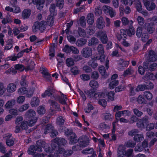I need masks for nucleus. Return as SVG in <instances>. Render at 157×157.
<instances>
[{"mask_svg":"<svg viewBox=\"0 0 157 157\" xmlns=\"http://www.w3.org/2000/svg\"><path fill=\"white\" fill-rule=\"evenodd\" d=\"M64 121V120L61 117H58L57 119V123L59 125L63 124Z\"/></svg>","mask_w":157,"mask_h":157,"instance_id":"62","label":"nucleus"},{"mask_svg":"<svg viewBox=\"0 0 157 157\" xmlns=\"http://www.w3.org/2000/svg\"><path fill=\"white\" fill-rule=\"evenodd\" d=\"M102 10L106 14H109L112 17L116 15V13L113 9L109 6H104L102 7Z\"/></svg>","mask_w":157,"mask_h":157,"instance_id":"6","label":"nucleus"},{"mask_svg":"<svg viewBox=\"0 0 157 157\" xmlns=\"http://www.w3.org/2000/svg\"><path fill=\"white\" fill-rule=\"evenodd\" d=\"M35 90V88L32 87L30 88L28 90H27L26 93L25 94L28 97H30L33 94Z\"/></svg>","mask_w":157,"mask_h":157,"instance_id":"32","label":"nucleus"},{"mask_svg":"<svg viewBox=\"0 0 157 157\" xmlns=\"http://www.w3.org/2000/svg\"><path fill=\"white\" fill-rule=\"evenodd\" d=\"M147 89L146 85H139L137 87L136 90L137 91H142Z\"/></svg>","mask_w":157,"mask_h":157,"instance_id":"52","label":"nucleus"},{"mask_svg":"<svg viewBox=\"0 0 157 157\" xmlns=\"http://www.w3.org/2000/svg\"><path fill=\"white\" fill-rule=\"evenodd\" d=\"M100 37V39L103 43H106L107 41V37L105 32H100L97 35Z\"/></svg>","mask_w":157,"mask_h":157,"instance_id":"11","label":"nucleus"},{"mask_svg":"<svg viewBox=\"0 0 157 157\" xmlns=\"http://www.w3.org/2000/svg\"><path fill=\"white\" fill-rule=\"evenodd\" d=\"M144 96L147 100H151L153 97L152 94L151 93L146 91L144 93Z\"/></svg>","mask_w":157,"mask_h":157,"instance_id":"39","label":"nucleus"},{"mask_svg":"<svg viewBox=\"0 0 157 157\" xmlns=\"http://www.w3.org/2000/svg\"><path fill=\"white\" fill-rule=\"evenodd\" d=\"M66 63L68 66L70 67L74 65V62L72 59L71 58H69L67 59Z\"/></svg>","mask_w":157,"mask_h":157,"instance_id":"45","label":"nucleus"},{"mask_svg":"<svg viewBox=\"0 0 157 157\" xmlns=\"http://www.w3.org/2000/svg\"><path fill=\"white\" fill-rule=\"evenodd\" d=\"M134 72V71L131 68H129L125 71L123 75L124 76H126L128 75L132 74Z\"/></svg>","mask_w":157,"mask_h":157,"instance_id":"34","label":"nucleus"},{"mask_svg":"<svg viewBox=\"0 0 157 157\" xmlns=\"http://www.w3.org/2000/svg\"><path fill=\"white\" fill-rule=\"evenodd\" d=\"M50 15L52 16H54L56 15V12L55 10V6L54 5H51L50 8Z\"/></svg>","mask_w":157,"mask_h":157,"instance_id":"42","label":"nucleus"},{"mask_svg":"<svg viewBox=\"0 0 157 157\" xmlns=\"http://www.w3.org/2000/svg\"><path fill=\"white\" fill-rule=\"evenodd\" d=\"M94 16L93 14L90 13L87 17V21L88 24L92 25L94 22Z\"/></svg>","mask_w":157,"mask_h":157,"instance_id":"27","label":"nucleus"},{"mask_svg":"<svg viewBox=\"0 0 157 157\" xmlns=\"http://www.w3.org/2000/svg\"><path fill=\"white\" fill-rule=\"evenodd\" d=\"M156 66L157 64L155 63H150L149 64L148 69L150 71H153L156 69Z\"/></svg>","mask_w":157,"mask_h":157,"instance_id":"59","label":"nucleus"},{"mask_svg":"<svg viewBox=\"0 0 157 157\" xmlns=\"http://www.w3.org/2000/svg\"><path fill=\"white\" fill-rule=\"evenodd\" d=\"M15 103V101L14 100L8 101L6 104L5 107L6 108H10L12 106L14 105Z\"/></svg>","mask_w":157,"mask_h":157,"instance_id":"47","label":"nucleus"},{"mask_svg":"<svg viewBox=\"0 0 157 157\" xmlns=\"http://www.w3.org/2000/svg\"><path fill=\"white\" fill-rule=\"evenodd\" d=\"M81 78L84 81H87L90 79V76L87 74H83L80 76Z\"/></svg>","mask_w":157,"mask_h":157,"instance_id":"50","label":"nucleus"},{"mask_svg":"<svg viewBox=\"0 0 157 157\" xmlns=\"http://www.w3.org/2000/svg\"><path fill=\"white\" fill-rule=\"evenodd\" d=\"M72 47H69L68 45H65L64 48L63 49V51L67 53H68L70 52L71 51Z\"/></svg>","mask_w":157,"mask_h":157,"instance_id":"55","label":"nucleus"},{"mask_svg":"<svg viewBox=\"0 0 157 157\" xmlns=\"http://www.w3.org/2000/svg\"><path fill=\"white\" fill-rule=\"evenodd\" d=\"M59 153L60 154L59 155V156H60L62 155V154H65L68 155H70L72 153V151H66L62 148H60L59 149Z\"/></svg>","mask_w":157,"mask_h":157,"instance_id":"22","label":"nucleus"},{"mask_svg":"<svg viewBox=\"0 0 157 157\" xmlns=\"http://www.w3.org/2000/svg\"><path fill=\"white\" fill-rule=\"evenodd\" d=\"M66 140L63 139H59L56 138L52 141V143H55V144H56L57 145H59V144L63 145L66 144Z\"/></svg>","mask_w":157,"mask_h":157,"instance_id":"20","label":"nucleus"},{"mask_svg":"<svg viewBox=\"0 0 157 157\" xmlns=\"http://www.w3.org/2000/svg\"><path fill=\"white\" fill-rule=\"evenodd\" d=\"M46 23L47 25H48L50 26H52L54 22V19L53 16L51 15H49L46 19Z\"/></svg>","mask_w":157,"mask_h":157,"instance_id":"19","label":"nucleus"},{"mask_svg":"<svg viewBox=\"0 0 157 157\" xmlns=\"http://www.w3.org/2000/svg\"><path fill=\"white\" fill-rule=\"evenodd\" d=\"M137 20L138 24L140 25H142L144 23V19L140 16L137 17Z\"/></svg>","mask_w":157,"mask_h":157,"instance_id":"44","label":"nucleus"},{"mask_svg":"<svg viewBox=\"0 0 157 157\" xmlns=\"http://www.w3.org/2000/svg\"><path fill=\"white\" fill-rule=\"evenodd\" d=\"M15 68L16 70H18L20 71H23L25 69L24 67L21 64H17L15 65Z\"/></svg>","mask_w":157,"mask_h":157,"instance_id":"61","label":"nucleus"},{"mask_svg":"<svg viewBox=\"0 0 157 157\" xmlns=\"http://www.w3.org/2000/svg\"><path fill=\"white\" fill-rule=\"evenodd\" d=\"M47 26V25L45 21H42L40 22L36 21L33 24L32 30L34 32H36L39 30L42 32L45 29Z\"/></svg>","mask_w":157,"mask_h":157,"instance_id":"1","label":"nucleus"},{"mask_svg":"<svg viewBox=\"0 0 157 157\" xmlns=\"http://www.w3.org/2000/svg\"><path fill=\"white\" fill-rule=\"evenodd\" d=\"M86 40L83 39H81L78 40L76 42L77 45L78 46H81L85 44Z\"/></svg>","mask_w":157,"mask_h":157,"instance_id":"33","label":"nucleus"},{"mask_svg":"<svg viewBox=\"0 0 157 157\" xmlns=\"http://www.w3.org/2000/svg\"><path fill=\"white\" fill-rule=\"evenodd\" d=\"M37 112L39 114L42 115L45 113V110L44 107L40 106L38 108Z\"/></svg>","mask_w":157,"mask_h":157,"instance_id":"63","label":"nucleus"},{"mask_svg":"<svg viewBox=\"0 0 157 157\" xmlns=\"http://www.w3.org/2000/svg\"><path fill=\"white\" fill-rule=\"evenodd\" d=\"M27 90L25 87H22L18 89V93L20 94H25L26 93Z\"/></svg>","mask_w":157,"mask_h":157,"instance_id":"57","label":"nucleus"},{"mask_svg":"<svg viewBox=\"0 0 157 157\" xmlns=\"http://www.w3.org/2000/svg\"><path fill=\"white\" fill-rule=\"evenodd\" d=\"M149 58L150 61L152 62L155 61L157 60V56L155 54V52L151 51L149 53Z\"/></svg>","mask_w":157,"mask_h":157,"instance_id":"18","label":"nucleus"},{"mask_svg":"<svg viewBox=\"0 0 157 157\" xmlns=\"http://www.w3.org/2000/svg\"><path fill=\"white\" fill-rule=\"evenodd\" d=\"M89 140L87 139L86 140L80 141V147H84L88 145Z\"/></svg>","mask_w":157,"mask_h":157,"instance_id":"48","label":"nucleus"},{"mask_svg":"<svg viewBox=\"0 0 157 157\" xmlns=\"http://www.w3.org/2000/svg\"><path fill=\"white\" fill-rule=\"evenodd\" d=\"M93 109V106L90 104H88V107L87 108H86L85 109V111L86 113H89L91 110Z\"/></svg>","mask_w":157,"mask_h":157,"instance_id":"56","label":"nucleus"},{"mask_svg":"<svg viewBox=\"0 0 157 157\" xmlns=\"http://www.w3.org/2000/svg\"><path fill=\"white\" fill-rule=\"evenodd\" d=\"M29 105L25 104L21 106L19 109V111L20 112H23L29 108Z\"/></svg>","mask_w":157,"mask_h":157,"instance_id":"49","label":"nucleus"},{"mask_svg":"<svg viewBox=\"0 0 157 157\" xmlns=\"http://www.w3.org/2000/svg\"><path fill=\"white\" fill-rule=\"evenodd\" d=\"M25 99V98L24 96H21L18 97L17 98V102L19 104L22 103Z\"/></svg>","mask_w":157,"mask_h":157,"instance_id":"46","label":"nucleus"},{"mask_svg":"<svg viewBox=\"0 0 157 157\" xmlns=\"http://www.w3.org/2000/svg\"><path fill=\"white\" fill-rule=\"evenodd\" d=\"M94 150L93 148L86 149L82 151V152L84 154H90L93 153Z\"/></svg>","mask_w":157,"mask_h":157,"instance_id":"53","label":"nucleus"},{"mask_svg":"<svg viewBox=\"0 0 157 157\" xmlns=\"http://www.w3.org/2000/svg\"><path fill=\"white\" fill-rule=\"evenodd\" d=\"M125 155L126 152L125 147L123 146H120L117 151V156L118 157H123Z\"/></svg>","mask_w":157,"mask_h":157,"instance_id":"12","label":"nucleus"},{"mask_svg":"<svg viewBox=\"0 0 157 157\" xmlns=\"http://www.w3.org/2000/svg\"><path fill=\"white\" fill-rule=\"evenodd\" d=\"M98 52L99 53L97 56H94L93 59L94 60L100 59L101 62H104L105 61V56L103 55L104 51L103 49V46L102 44H99L98 48Z\"/></svg>","mask_w":157,"mask_h":157,"instance_id":"4","label":"nucleus"},{"mask_svg":"<svg viewBox=\"0 0 157 157\" xmlns=\"http://www.w3.org/2000/svg\"><path fill=\"white\" fill-rule=\"evenodd\" d=\"M41 72L44 77L46 78H51V76L49 75L47 69L44 68H42L41 70Z\"/></svg>","mask_w":157,"mask_h":157,"instance_id":"25","label":"nucleus"},{"mask_svg":"<svg viewBox=\"0 0 157 157\" xmlns=\"http://www.w3.org/2000/svg\"><path fill=\"white\" fill-rule=\"evenodd\" d=\"M7 44L5 47V50H8L11 49L13 47V41L12 39H10L8 40L7 42Z\"/></svg>","mask_w":157,"mask_h":157,"instance_id":"31","label":"nucleus"},{"mask_svg":"<svg viewBox=\"0 0 157 157\" xmlns=\"http://www.w3.org/2000/svg\"><path fill=\"white\" fill-rule=\"evenodd\" d=\"M71 135V136L70 138V143L71 144H73L76 143L77 140L76 139L75 135L74 133H72Z\"/></svg>","mask_w":157,"mask_h":157,"instance_id":"29","label":"nucleus"},{"mask_svg":"<svg viewBox=\"0 0 157 157\" xmlns=\"http://www.w3.org/2000/svg\"><path fill=\"white\" fill-rule=\"evenodd\" d=\"M134 114L138 117H140L143 114V113L141 111H139L138 109H135L133 110Z\"/></svg>","mask_w":157,"mask_h":157,"instance_id":"60","label":"nucleus"},{"mask_svg":"<svg viewBox=\"0 0 157 157\" xmlns=\"http://www.w3.org/2000/svg\"><path fill=\"white\" fill-rule=\"evenodd\" d=\"M63 0H56V5L60 9H62L63 6Z\"/></svg>","mask_w":157,"mask_h":157,"instance_id":"43","label":"nucleus"},{"mask_svg":"<svg viewBox=\"0 0 157 157\" xmlns=\"http://www.w3.org/2000/svg\"><path fill=\"white\" fill-rule=\"evenodd\" d=\"M97 25L99 29H102L105 27V22L103 18L102 17H100L98 19L97 21Z\"/></svg>","mask_w":157,"mask_h":157,"instance_id":"14","label":"nucleus"},{"mask_svg":"<svg viewBox=\"0 0 157 157\" xmlns=\"http://www.w3.org/2000/svg\"><path fill=\"white\" fill-rule=\"evenodd\" d=\"M98 43V40L95 38H93L89 40L88 45L89 46L94 45Z\"/></svg>","mask_w":157,"mask_h":157,"instance_id":"30","label":"nucleus"},{"mask_svg":"<svg viewBox=\"0 0 157 157\" xmlns=\"http://www.w3.org/2000/svg\"><path fill=\"white\" fill-rule=\"evenodd\" d=\"M31 13V11L28 9H25L22 12V17L24 19L28 18Z\"/></svg>","mask_w":157,"mask_h":157,"instance_id":"17","label":"nucleus"},{"mask_svg":"<svg viewBox=\"0 0 157 157\" xmlns=\"http://www.w3.org/2000/svg\"><path fill=\"white\" fill-rule=\"evenodd\" d=\"M136 3V8L137 10L139 12L141 11L142 10V6L140 2L139 1L137 0Z\"/></svg>","mask_w":157,"mask_h":157,"instance_id":"58","label":"nucleus"},{"mask_svg":"<svg viewBox=\"0 0 157 157\" xmlns=\"http://www.w3.org/2000/svg\"><path fill=\"white\" fill-rule=\"evenodd\" d=\"M126 32V33H127V34L129 36H131L132 35H134L135 33V31L133 27H130V28L127 30Z\"/></svg>","mask_w":157,"mask_h":157,"instance_id":"36","label":"nucleus"},{"mask_svg":"<svg viewBox=\"0 0 157 157\" xmlns=\"http://www.w3.org/2000/svg\"><path fill=\"white\" fill-rule=\"evenodd\" d=\"M121 34H117L116 35V36L119 40H120L122 38L123 40H124L127 37V35L126 34V32L124 29H121L120 30Z\"/></svg>","mask_w":157,"mask_h":157,"instance_id":"15","label":"nucleus"},{"mask_svg":"<svg viewBox=\"0 0 157 157\" xmlns=\"http://www.w3.org/2000/svg\"><path fill=\"white\" fill-rule=\"evenodd\" d=\"M144 3L147 10H151L155 8V6L154 3L150 2L147 0H144Z\"/></svg>","mask_w":157,"mask_h":157,"instance_id":"9","label":"nucleus"},{"mask_svg":"<svg viewBox=\"0 0 157 157\" xmlns=\"http://www.w3.org/2000/svg\"><path fill=\"white\" fill-rule=\"evenodd\" d=\"M106 96V95L103 92H99L94 94V98L99 99V104L103 107H105L107 104V102L104 99Z\"/></svg>","mask_w":157,"mask_h":157,"instance_id":"3","label":"nucleus"},{"mask_svg":"<svg viewBox=\"0 0 157 157\" xmlns=\"http://www.w3.org/2000/svg\"><path fill=\"white\" fill-rule=\"evenodd\" d=\"M12 20L10 16H7L6 17L3 18L2 21V22L4 24H5L9 23H11Z\"/></svg>","mask_w":157,"mask_h":157,"instance_id":"35","label":"nucleus"},{"mask_svg":"<svg viewBox=\"0 0 157 157\" xmlns=\"http://www.w3.org/2000/svg\"><path fill=\"white\" fill-rule=\"evenodd\" d=\"M157 22V17H155L147 19L145 23L146 26H147V31L149 33H152L155 30V28L153 26L154 22Z\"/></svg>","mask_w":157,"mask_h":157,"instance_id":"2","label":"nucleus"},{"mask_svg":"<svg viewBox=\"0 0 157 157\" xmlns=\"http://www.w3.org/2000/svg\"><path fill=\"white\" fill-rule=\"evenodd\" d=\"M148 122V118H146L144 120H138L137 123V126L139 128H143L145 124H146Z\"/></svg>","mask_w":157,"mask_h":157,"instance_id":"13","label":"nucleus"},{"mask_svg":"<svg viewBox=\"0 0 157 157\" xmlns=\"http://www.w3.org/2000/svg\"><path fill=\"white\" fill-rule=\"evenodd\" d=\"M67 98L66 95L63 94L61 95V97L59 99V101L63 104H66V101L67 100Z\"/></svg>","mask_w":157,"mask_h":157,"instance_id":"41","label":"nucleus"},{"mask_svg":"<svg viewBox=\"0 0 157 157\" xmlns=\"http://www.w3.org/2000/svg\"><path fill=\"white\" fill-rule=\"evenodd\" d=\"M36 151H41L42 149L40 147H35L34 146L32 145L29 148L28 153L29 154L33 155L36 152Z\"/></svg>","mask_w":157,"mask_h":157,"instance_id":"8","label":"nucleus"},{"mask_svg":"<svg viewBox=\"0 0 157 157\" xmlns=\"http://www.w3.org/2000/svg\"><path fill=\"white\" fill-rule=\"evenodd\" d=\"M16 86L15 84L13 83H11L8 85L6 90L9 93H13L16 90Z\"/></svg>","mask_w":157,"mask_h":157,"instance_id":"16","label":"nucleus"},{"mask_svg":"<svg viewBox=\"0 0 157 157\" xmlns=\"http://www.w3.org/2000/svg\"><path fill=\"white\" fill-rule=\"evenodd\" d=\"M144 139L143 136L141 134H137L134 136V140L137 142L141 141Z\"/></svg>","mask_w":157,"mask_h":157,"instance_id":"26","label":"nucleus"},{"mask_svg":"<svg viewBox=\"0 0 157 157\" xmlns=\"http://www.w3.org/2000/svg\"><path fill=\"white\" fill-rule=\"evenodd\" d=\"M54 129L53 127L51 124H48L46 126L44 130V133L45 134L48 133L53 131Z\"/></svg>","mask_w":157,"mask_h":157,"instance_id":"21","label":"nucleus"},{"mask_svg":"<svg viewBox=\"0 0 157 157\" xmlns=\"http://www.w3.org/2000/svg\"><path fill=\"white\" fill-rule=\"evenodd\" d=\"M147 66L145 64H144V67L142 66H139L138 67V72L141 75H144L147 69Z\"/></svg>","mask_w":157,"mask_h":157,"instance_id":"28","label":"nucleus"},{"mask_svg":"<svg viewBox=\"0 0 157 157\" xmlns=\"http://www.w3.org/2000/svg\"><path fill=\"white\" fill-rule=\"evenodd\" d=\"M39 101L37 98L35 97L33 98L31 104L33 107H35L39 105Z\"/></svg>","mask_w":157,"mask_h":157,"instance_id":"23","label":"nucleus"},{"mask_svg":"<svg viewBox=\"0 0 157 157\" xmlns=\"http://www.w3.org/2000/svg\"><path fill=\"white\" fill-rule=\"evenodd\" d=\"M90 86L93 89H96L98 87L99 84L98 82L95 80L91 81L89 83Z\"/></svg>","mask_w":157,"mask_h":157,"instance_id":"24","label":"nucleus"},{"mask_svg":"<svg viewBox=\"0 0 157 157\" xmlns=\"http://www.w3.org/2000/svg\"><path fill=\"white\" fill-rule=\"evenodd\" d=\"M104 118L105 120L111 121L113 120V117L110 114L105 113L103 115Z\"/></svg>","mask_w":157,"mask_h":157,"instance_id":"38","label":"nucleus"},{"mask_svg":"<svg viewBox=\"0 0 157 157\" xmlns=\"http://www.w3.org/2000/svg\"><path fill=\"white\" fill-rule=\"evenodd\" d=\"M137 101L140 104L145 103L146 102L145 99L141 95H140L138 97L137 99Z\"/></svg>","mask_w":157,"mask_h":157,"instance_id":"54","label":"nucleus"},{"mask_svg":"<svg viewBox=\"0 0 157 157\" xmlns=\"http://www.w3.org/2000/svg\"><path fill=\"white\" fill-rule=\"evenodd\" d=\"M92 49L88 48H83L81 51L82 55L86 58L92 55Z\"/></svg>","mask_w":157,"mask_h":157,"instance_id":"7","label":"nucleus"},{"mask_svg":"<svg viewBox=\"0 0 157 157\" xmlns=\"http://www.w3.org/2000/svg\"><path fill=\"white\" fill-rule=\"evenodd\" d=\"M50 103L51 104L50 109L52 112L54 111V113H51L52 114H53L55 113V111L59 109V107L58 104L54 101H51Z\"/></svg>","mask_w":157,"mask_h":157,"instance_id":"10","label":"nucleus"},{"mask_svg":"<svg viewBox=\"0 0 157 157\" xmlns=\"http://www.w3.org/2000/svg\"><path fill=\"white\" fill-rule=\"evenodd\" d=\"M36 115V113L33 110L30 109L27 111L25 114V116L27 117H32Z\"/></svg>","mask_w":157,"mask_h":157,"instance_id":"40","label":"nucleus"},{"mask_svg":"<svg viewBox=\"0 0 157 157\" xmlns=\"http://www.w3.org/2000/svg\"><path fill=\"white\" fill-rule=\"evenodd\" d=\"M118 84V82L117 80H114L110 82L109 84V88L111 89H113Z\"/></svg>","mask_w":157,"mask_h":157,"instance_id":"37","label":"nucleus"},{"mask_svg":"<svg viewBox=\"0 0 157 157\" xmlns=\"http://www.w3.org/2000/svg\"><path fill=\"white\" fill-rule=\"evenodd\" d=\"M109 62V61L108 60H106L105 65L106 68L103 66H100L99 68V71L103 78H105L108 75L106 70H107L109 67L108 65Z\"/></svg>","mask_w":157,"mask_h":157,"instance_id":"5","label":"nucleus"},{"mask_svg":"<svg viewBox=\"0 0 157 157\" xmlns=\"http://www.w3.org/2000/svg\"><path fill=\"white\" fill-rule=\"evenodd\" d=\"M132 152L133 150L132 149H129L127 152H126L125 155H126L127 157H133Z\"/></svg>","mask_w":157,"mask_h":157,"instance_id":"64","label":"nucleus"},{"mask_svg":"<svg viewBox=\"0 0 157 157\" xmlns=\"http://www.w3.org/2000/svg\"><path fill=\"white\" fill-rule=\"evenodd\" d=\"M114 93L113 91H110L109 92L108 94V98L109 100L113 101L114 99Z\"/></svg>","mask_w":157,"mask_h":157,"instance_id":"51","label":"nucleus"}]
</instances>
